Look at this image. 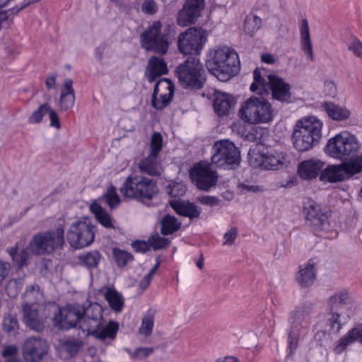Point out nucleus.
<instances>
[{
	"label": "nucleus",
	"instance_id": "22",
	"mask_svg": "<svg viewBox=\"0 0 362 362\" xmlns=\"http://www.w3.org/2000/svg\"><path fill=\"white\" fill-rule=\"evenodd\" d=\"M303 318V312L300 310L294 311L291 317V321L293 324L288 337V348L291 353L297 349L300 341L303 339L308 332L307 327L300 325Z\"/></svg>",
	"mask_w": 362,
	"mask_h": 362
},
{
	"label": "nucleus",
	"instance_id": "45",
	"mask_svg": "<svg viewBox=\"0 0 362 362\" xmlns=\"http://www.w3.org/2000/svg\"><path fill=\"white\" fill-rule=\"evenodd\" d=\"M159 266V263L157 262L156 264L152 267L148 272L144 273L143 276L138 280L139 288L141 291L146 290L149 286L153 276L156 272Z\"/></svg>",
	"mask_w": 362,
	"mask_h": 362
},
{
	"label": "nucleus",
	"instance_id": "51",
	"mask_svg": "<svg viewBox=\"0 0 362 362\" xmlns=\"http://www.w3.org/2000/svg\"><path fill=\"white\" fill-rule=\"evenodd\" d=\"M150 246L154 250H159L165 247L170 243L168 238L160 236L158 234H155L151 236L148 239Z\"/></svg>",
	"mask_w": 362,
	"mask_h": 362
},
{
	"label": "nucleus",
	"instance_id": "1",
	"mask_svg": "<svg viewBox=\"0 0 362 362\" xmlns=\"http://www.w3.org/2000/svg\"><path fill=\"white\" fill-rule=\"evenodd\" d=\"M329 311L325 319L313 327L314 338L322 345L332 334H338L349 323L356 310L355 299L346 289L333 293L327 300Z\"/></svg>",
	"mask_w": 362,
	"mask_h": 362
},
{
	"label": "nucleus",
	"instance_id": "61",
	"mask_svg": "<svg viewBox=\"0 0 362 362\" xmlns=\"http://www.w3.org/2000/svg\"><path fill=\"white\" fill-rule=\"evenodd\" d=\"M199 201L201 204L213 206L218 204V200L217 198L211 196H205L200 197Z\"/></svg>",
	"mask_w": 362,
	"mask_h": 362
},
{
	"label": "nucleus",
	"instance_id": "43",
	"mask_svg": "<svg viewBox=\"0 0 362 362\" xmlns=\"http://www.w3.org/2000/svg\"><path fill=\"white\" fill-rule=\"evenodd\" d=\"M49 110V105L47 103L40 105L36 110L33 111L28 117L30 124H38L42 122L44 116Z\"/></svg>",
	"mask_w": 362,
	"mask_h": 362
},
{
	"label": "nucleus",
	"instance_id": "11",
	"mask_svg": "<svg viewBox=\"0 0 362 362\" xmlns=\"http://www.w3.org/2000/svg\"><path fill=\"white\" fill-rule=\"evenodd\" d=\"M248 154L250 164L263 170H281L288 168L291 163V158L286 153L276 149L259 152L250 150Z\"/></svg>",
	"mask_w": 362,
	"mask_h": 362
},
{
	"label": "nucleus",
	"instance_id": "15",
	"mask_svg": "<svg viewBox=\"0 0 362 362\" xmlns=\"http://www.w3.org/2000/svg\"><path fill=\"white\" fill-rule=\"evenodd\" d=\"M209 33L204 28L192 27L180 34L179 51L184 55H199L208 41Z\"/></svg>",
	"mask_w": 362,
	"mask_h": 362
},
{
	"label": "nucleus",
	"instance_id": "59",
	"mask_svg": "<svg viewBox=\"0 0 362 362\" xmlns=\"http://www.w3.org/2000/svg\"><path fill=\"white\" fill-rule=\"evenodd\" d=\"M57 74L55 73L49 74L45 79V86L48 90L55 89L57 87Z\"/></svg>",
	"mask_w": 362,
	"mask_h": 362
},
{
	"label": "nucleus",
	"instance_id": "39",
	"mask_svg": "<svg viewBox=\"0 0 362 362\" xmlns=\"http://www.w3.org/2000/svg\"><path fill=\"white\" fill-rule=\"evenodd\" d=\"M160 224V232L164 235L174 233L181 226V222L177 218L170 215L165 216L162 218Z\"/></svg>",
	"mask_w": 362,
	"mask_h": 362
},
{
	"label": "nucleus",
	"instance_id": "8",
	"mask_svg": "<svg viewBox=\"0 0 362 362\" xmlns=\"http://www.w3.org/2000/svg\"><path fill=\"white\" fill-rule=\"evenodd\" d=\"M341 161L325 165L320 175V181L323 183L337 184L362 173V155Z\"/></svg>",
	"mask_w": 362,
	"mask_h": 362
},
{
	"label": "nucleus",
	"instance_id": "53",
	"mask_svg": "<svg viewBox=\"0 0 362 362\" xmlns=\"http://www.w3.org/2000/svg\"><path fill=\"white\" fill-rule=\"evenodd\" d=\"M238 236V229L236 228H230L223 235V245L231 246L234 244Z\"/></svg>",
	"mask_w": 362,
	"mask_h": 362
},
{
	"label": "nucleus",
	"instance_id": "21",
	"mask_svg": "<svg viewBox=\"0 0 362 362\" xmlns=\"http://www.w3.org/2000/svg\"><path fill=\"white\" fill-rule=\"evenodd\" d=\"M204 7L205 0H187L178 13V25L185 27L194 23L201 16Z\"/></svg>",
	"mask_w": 362,
	"mask_h": 362
},
{
	"label": "nucleus",
	"instance_id": "48",
	"mask_svg": "<svg viewBox=\"0 0 362 362\" xmlns=\"http://www.w3.org/2000/svg\"><path fill=\"white\" fill-rule=\"evenodd\" d=\"M163 147V138L160 133L154 132L151 137L150 154L158 156Z\"/></svg>",
	"mask_w": 362,
	"mask_h": 362
},
{
	"label": "nucleus",
	"instance_id": "34",
	"mask_svg": "<svg viewBox=\"0 0 362 362\" xmlns=\"http://www.w3.org/2000/svg\"><path fill=\"white\" fill-rule=\"evenodd\" d=\"M168 71V66L165 61L161 58L153 57L149 59L146 71V77L151 82L157 77L167 74Z\"/></svg>",
	"mask_w": 362,
	"mask_h": 362
},
{
	"label": "nucleus",
	"instance_id": "9",
	"mask_svg": "<svg viewBox=\"0 0 362 362\" xmlns=\"http://www.w3.org/2000/svg\"><path fill=\"white\" fill-rule=\"evenodd\" d=\"M124 197L139 201L152 199L158 192L156 182L141 175L129 176L120 189Z\"/></svg>",
	"mask_w": 362,
	"mask_h": 362
},
{
	"label": "nucleus",
	"instance_id": "52",
	"mask_svg": "<svg viewBox=\"0 0 362 362\" xmlns=\"http://www.w3.org/2000/svg\"><path fill=\"white\" fill-rule=\"evenodd\" d=\"M18 328V323L16 317L8 314L6 315L3 321V329L6 332H15Z\"/></svg>",
	"mask_w": 362,
	"mask_h": 362
},
{
	"label": "nucleus",
	"instance_id": "18",
	"mask_svg": "<svg viewBox=\"0 0 362 362\" xmlns=\"http://www.w3.org/2000/svg\"><path fill=\"white\" fill-rule=\"evenodd\" d=\"M160 21L153 22L146 32L141 36L142 47L147 50L165 54L168 49L169 42L165 35L160 33Z\"/></svg>",
	"mask_w": 362,
	"mask_h": 362
},
{
	"label": "nucleus",
	"instance_id": "6",
	"mask_svg": "<svg viewBox=\"0 0 362 362\" xmlns=\"http://www.w3.org/2000/svg\"><path fill=\"white\" fill-rule=\"evenodd\" d=\"M102 312L101 305L97 303L84 308L83 322L81 325V329L86 336H93L100 340L114 339L119 325L116 322L110 321L106 325H103Z\"/></svg>",
	"mask_w": 362,
	"mask_h": 362
},
{
	"label": "nucleus",
	"instance_id": "56",
	"mask_svg": "<svg viewBox=\"0 0 362 362\" xmlns=\"http://www.w3.org/2000/svg\"><path fill=\"white\" fill-rule=\"evenodd\" d=\"M141 11L147 14H153L157 11V6L153 0H145L141 6Z\"/></svg>",
	"mask_w": 362,
	"mask_h": 362
},
{
	"label": "nucleus",
	"instance_id": "20",
	"mask_svg": "<svg viewBox=\"0 0 362 362\" xmlns=\"http://www.w3.org/2000/svg\"><path fill=\"white\" fill-rule=\"evenodd\" d=\"M356 343L362 346V322L354 325L337 339L332 345V351L335 355H341Z\"/></svg>",
	"mask_w": 362,
	"mask_h": 362
},
{
	"label": "nucleus",
	"instance_id": "24",
	"mask_svg": "<svg viewBox=\"0 0 362 362\" xmlns=\"http://www.w3.org/2000/svg\"><path fill=\"white\" fill-rule=\"evenodd\" d=\"M320 107L327 118L333 122H345L352 117L351 110L344 105L325 100L321 103Z\"/></svg>",
	"mask_w": 362,
	"mask_h": 362
},
{
	"label": "nucleus",
	"instance_id": "63",
	"mask_svg": "<svg viewBox=\"0 0 362 362\" xmlns=\"http://www.w3.org/2000/svg\"><path fill=\"white\" fill-rule=\"evenodd\" d=\"M261 60L267 64H274L277 62V58L269 53H263L261 55Z\"/></svg>",
	"mask_w": 362,
	"mask_h": 362
},
{
	"label": "nucleus",
	"instance_id": "47",
	"mask_svg": "<svg viewBox=\"0 0 362 362\" xmlns=\"http://www.w3.org/2000/svg\"><path fill=\"white\" fill-rule=\"evenodd\" d=\"M154 321L151 315L148 314L144 317L141 322V325L139 327V333L144 337L149 336L153 328Z\"/></svg>",
	"mask_w": 362,
	"mask_h": 362
},
{
	"label": "nucleus",
	"instance_id": "42",
	"mask_svg": "<svg viewBox=\"0 0 362 362\" xmlns=\"http://www.w3.org/2000/svg\"><path fill=\"white\" fill-rule=\"evenodd\" d=\"M168 193L171 197V199H178L182 197L186 192V186L182 182L172 181L167 187Z\"/></svg>",
	"mask_w": 362,
	"mask_h": 362
},
{
	"label": "nucleus",
	"instance_id": "13",
	"mask_svg": "<svg viewBox=\"0 0 362 362\" xmlns=\"http://www.w3.org/2000/svg\"><path fill=\"white\" fill-rule=\"evenodd\" d=\"M95 226L88 217H82L74 221L67 231L66 239L75 249L89 246L95 239Z\"/></svg>",
	"mask_w": 362,
	"mask_h": 362
},
{
	"label": "nucleus",
	"instance_id": "44",
	"mask_svg": "<svg viewBox=\"0 0 362 362\" xmlns=\"http://www.w3.org/2000/svg\"><path fill=\"white\" fill-rule=\"evenodd\" d=\"M347 49L356 58L362 60V41L351 37L347 42Z\"/></svg>",
	"mask_w": 362,
	"mask_h": 362
},
{
	"label": "nucleus",
	"instance_id": "2",
	"mask_svg": "<svg viewBox=\"0 0 362 362\" xmlns=\"http://www.w3.org/2000/svg\"><path fill=\"white\" fill-rule=\"evenodd\" d=\"M205 64L209 72L223 82L235 76L240 70L238 54L228 45H216L209 49Z\"/></svg>",
	"mask_w": 362,
	"mask_h": 362
},
{
	"label": "nucleus",
	"instance_id": "49",
	"mask_svg": "<svg viewBox=\"0 0 362 362\" xmlns=\"http://www.w3.org/2000/svg\"><path fill=\"white\" fill-rule=\"evenodd\" d=\"M113 257L116 263L119 267H123L132 259V255L124 250L118 248L113 249Z\"/></svg>",
	"mask_w": 362,
	"mask_h": 362
},
{
	"label": "nucleus",
	"instance_id": "31",
	"mask_svg": "<svg viewBox=\"0 0 362 362\" xmlns=\"http://www.w3.org/2000/svg\"><path fill=\"white\" fill-rule=\"evenodd\" d=\"M270 76L267 74L264 69H256L253 72V82L250 87V91L260 95L266 94L270 88L268 79Z\"/></svg>",
	"mask_w": 362,
	"mask_h": 362
},
{
	"label": "nucleus",
	"instance_id": "27",
	"mask_svg": "<svg viewBox=\"0 0 362 362\" xmlns=\"http://www.w3.org/2000/svg\"><path fill=\"white\" fill-rule=\"evenodd\" d=\"M268 79L274 99L286 103L294 100L288 83L276 75H271Z\"/></svg>",
	"mask_w": 362,
	"mask_h": 362
},
{
	"label": "nucleus",
	"instance_id": "3",
	"mask_svg": "<svg viewBox=\"0 0 362 362\" xmlns=\"http://www.w3.org/2000/svg\"><path fill=\"white\" fill-rule=\"evenodd\" d=\"M64 231L62 228H57L46 232L39 233L35 235L30 243V247L25 249L20 248L18 245L9 250V255L13 262L18 267H23L30 253L37 255L49 254L61 248L64 243Z\"/></svg>",
	"mask_w": 362,
	"mask_h": 362
},
{
	"label": "nucleus",
	"instance_id": "38",
	"mask_svg": "<svg viewBox=\"0 0 362 362\" xmlns=\"http://www.w3.org/2000/svg\"><path fill=\"white\" fill-rule=\"evenodd\" d=\"M105 298L109 306L116 313H120L124 306V298L114 288H107L105 292Z\"/></svg>",
	"mask_w": 362,
	"mask_h": 362
},
{
	"label": "nucleus",
	"instance_id": "14",
	"mask_svg": "<svg viewBox=\"0 0 362 362\" xmlns=\"http://www.w3.org/2000/svg\"><path fill=\"white\" fill-rule=\"evenodd\" d=\"M240 161V152L233 142L228 139L217 141L211 150V162L217 167L233 169Z\"/></svg>",
	"mask_w": 362,
	"mask_h": 362
},
{
	"label": "nucleus",
	"instance_id": "55",
	"mask_svg": "<svg viewBox=\"0 0 362 362\" xmlns=\"http://www.w3.org/2000/svg\"><path fill=\"white\" fill-rule=\"evenodd\" d=\"M324 93L329 98H335L337 94V88L336 84L331 81H327L324 83Z\"/></svg>",
	"mask_w": 362,
	"mask_h": 362
},
{
	"label": "nucleus",
	"instance_id": "37",
	"mask_svg": "<svg viewBox=\"0 0 362 362\" xmlns=\"http://www.w3.org/2000/svg\"><path fill=\"white\" fill-rule=\"evenodd\" d=\"M82 342L76 339H66L60 341L58 351L63 358L75 355L81 348Z\"/></svg>",
	"mask_w": 362,
	"mask_h": 362
},
{
	"label": "nucleus",
	"instance_id": "40",
	"mask_svg": "<svg viewBox=\"0 0 362 362\" xmlns=\"http://www.w3.org/2000/svg\"><path fill=\"white\" fill-rule=\"evenodd\" d=\"M78 259L81 264L91 269L98 267L101 259V255L97 250H91L79 255Z\"/></svg>",
	"mask_w": 362,
	"mask_h": 362
},
{
	"label": "nucleus",
	"instance_id": "46",
	"mask_svg": "<svg viewBox=\"0 0 362 362\" xmlns=\"http://www.w3.org/2000/svg\"><path fill=\"white\" fill-rule=\"evenodd\" d=\"M105 202L111 209L117 207L120 203V199L117 193L116 189L112 186L109 187L104 194Z\"/></svg>",
	"mask_w": 362,
	"mask_h": 362
},
{
	"label": "nucleus",
	"instance_id": "26",
	"mask_svg": "<svg viewBox=\"0 0 362 362\" xmlns=\"http://www.w3.org/2000/svg\"><path fill=\"white\" fill-rule=\"evenodd\" d=\"M47 351L45 341L40 338H29L23 344L22 348L25 359L32 362L40 361Z\"/></svg>",
	"mask_w": 362,
	"mask_h": 362
},
{
	"label": "nucleus",
	"instance_id": "58",
	"mask_svg": "<svg viewBox=\"0 0 362 362\" xmlns=\"http://www.w3.org/2000/svg\"><path fill=\"white\" fill-rule=\"evenodd\" d=\"M152 352H153L152 348L141 347V348L136 349L134 351V354H132V357L141 359V358H145V357L149 356L150 354H152Z\"/></svg>",
	"mask_w": 362,
	"mask_h": 362
},
{
	"label": "nucleus",
	"instance_id": "12",
	"mask_svg": "<svg viewBox=\"0 0 362 362\" xmlns=\"http://www.w3.org/2000/svg\"><path fill=\"white\" fill-rule=\"evenodd\" d=\"M175 74L179 83L184 88L200 89L203 86L204 69L197 58H189L180 64L176 68Z\"/></svg>",
	"mask_w": 362,
	"mask_h": 362
},
{
	"label": "nucleus",
	"instance_id": "41",
	"mask_svg": "<svg viewBox=\"0 0 362 362\" xmlns=\"http://www.w3.org/2000/svg\"><path fill=\"white\" fill-rule=\"evenodd\" d=\"M262 26V19L256 16H247L244 24V32L253 35Z\"/></svg>",
	"mask_w": 362,
	"mask_h": 362
},
{
	"label": "nucleus",
	"instance_id": "25",
	"mask_svg": "<svg viewBox=\"0 0 362 362\" xmlns=\"http://www.w3.org/2000/svg\"><path fill=\"white\" fill-rule=\"evenodd\" d=\"M317 262L313 259H308L299 266L295 280L301 288L311 287L317 279Z\"/></svg>",
	"mask_w": 362,
	"mask_h": 362
},
{
	"label": "nucleus",
	"instance_id": "30",
	"mask_svg": "<svg viewBox=\"0 0 362 362\" xmlns=\"http://www.w3.org/2000/svg\"><path fill=\"white\" fill-rule=\"evenodd\" d=\"M170 204L177 214L190 219L198 218L202 212L199 206L180 199H170Z\"/></svg>",
	"mask_w": 362,
	"mask_h": 362
},
{
	"label": "nucleus",
	"instance_id": "60",
	"mask_svg": "<svg viewBox=\"0 0 362 362\" xmlns=\"http://www.w3.org/2000/svg\"><path fill=\"white\" fill-rule=\"evenodd\" d=\"M47 113H49V117L50 119L49 125L57 129H59L61 125L57 113L54 110H52L50 107Z\"/></svg>",
	"mask_w": 362,
	"mask_h": 362
},
{
	"label": "nucleus",
	"instance_id": "64",
	"mask_svg": "<svg viewBox=\"0 0 362 362\" xmlns=\"http://www.w3.org/2000/svg\"><path fill=\"white\" fill-rule=\"evenodd\" d=\"M11 23V21L8 18L6 13L0 12V29L9 28Z\"/></svg>",
	"mask_w": 362,
	"mask_h": 362
},
{
	"label": "nucleus",
	"instance_id": "35",
	"mask_svg": "<svg viewBox=\"0 0 362 362\" xmlns=\"http://www.w3.org/2000/svg\"><path fill=\"white\" fill-rule=\"evenodd\" d=\"M138 166L141 172L149 175H160L163 172V167L158 160V156H152L150 153L148 156L141 160Z\"/></svg>",
	"mask_w": 362,
	"mask_h": 362
},
{
	"label": "nucleus",
	"instance_id": "62",
	"mask_svg": "<svg viewBox=\"0 0 362 362\" xmlns=\"http://www.w3.org/2000/svg\"><path fill=\"white\" fill-rule=\"evenodd\" d=\"M10 265L7 262H0V284L8 275Z\"/></svg>",
	"mask_w": 362,
	"mask_h": 362
},
{
	"label": "nucleus",
	"instance_id": "32",
	"mask_svg": "<svg viewBox=\"0 0 362 362\" xmlns=\"http://www.w3.org/2000/svg\"><path fill=\"white\" fill-rule=\"evenodd\" d=\"M300 45L301 49L306 57L310 61L313 60V46L310 33L308 22L306 19H303L300 25Z\"/></svg>",
	"mask_w": 362,
	"mask_h": 362
},
{
	"label": "nucleus",
	"instance_id": "36",
	"mask_svg": "<svg viewBox=\"0 0 362 362\" xmlns=\"http://www.w3.org/2000/svg\"><path fill=\"white\" fill-rule=\"evenodd\" d=\"M90 210L94 214L96 220L105 228L113 229L114 221L107 211L97 202L90 205Z\"/></svg>",
	"mask_w": 362,
	"mask_h": 362
},
{
	"label": "nucleus",
	"instance_id": "5",
	"mask_svg": "<svg viewBox=\"0 0 362 362\" xmlns=\"http://www.w3.org/2000/svg\"><path fill=\"white\" fill-rule=\"evenodd\" d=\"M362 144L358 136L344 129L329 137L323 147V153L335 160H346L362 155Z\"/></svg>",
	"mask_w": 362,
	"mask_h": 362
},
{
	"label": "nucleus",
	"instance_id": "19",
	"mask_svg": "<svg viewBox=\"0 0 362 362\" xmlns=\"http://www.w3.org/2000/svg\"><path fill=\"white\" fill-rule=\"evenodd\" d=\"M175 86L167 78L159 80L155 85L152 95L151 104L156 110H163L173 100Z\"/></svg>",
	"mask_w": 362,
	"mask_h": 362
},
{
	"label": "nucleus",
	"instance_id": "10",
	"mask_svg": "<svg viewBox=\"0 0 362 362\" xmlns=\"http://www.w3.org/2000/svg\"><path fill=\"white\" fill-rule=\"evenodd\" d=\"M303 213L305 218L319 230L328 233L333 231L337 226L332 211L313 199H308L304 202Z\"/></svg>",
	"mask_w": 362,
	"mask_h": 362
},
{
	"label": "nucleus",
	"instance_id": "16",
	"mask_svg": "<svg viewBox=\"0 0 362 362\" xmlns=\"http://www.w3.org/2000/svg\"><path fill=\"white\" fill-rule=\"evenodd\" d=\"M45 310L55 314L53 322L61 329H70L77 325L81 329V325L83 322L84 308L78 305H69L59 308L55 304H50Z\"/></svg>",
	"mask_w": 362,
	"mask_h": 362
},
{
	"label": "nucleus",
	"instance_id": "33",
	"mask_svg": "<svg viewBox=\"0 0 362 362\" xmlns=\"http://www.w3.org/2000/svg\"><path fill=\"white\" fill-rule=\"evenodd\" d=\"M75 102V95L73 88V81L66 78L62 84L60 91L59 107L62 110L72 107Z\"/></svg>",
	"mask_w": 362,
	"mask_h": 362
},
{
	"label": "nucleus",
	"instance_id": "28",
	"mask_svg": "<svg viewBox=\"0 0 362 362\" xmlns=\"http://www.w3.org/2000/svg\"><path fill=\"white\" fill-rule=\"evenodd\" d=\"M212 100L214 112L218 117L229 115L236 104V99L233 95L220 90L214 92Z\"/></svg>",
	"mask_w": 362,
	"mask_h": 362
},
{
	"label": "nucleus",
	"instance_id": "29",
	"mask_svg": "<svg viewBox=\"0 0 362 362\" xmlns=\"http://www.w3.org/2000/svg\"><path fill=\"white\" fill-rule=\"evenodd\" d=\"M40 305L36 303L25 304L23 306V320L31 329L40 331L44 327L45 317L42 313H39Z\"/></svg>",
	"mask_w": 362,
	"mask_h": 362
},
{
	"label": "nucleus",
	"instance_id": "7",
	"mask_svg": "<svg viewBox=\"0 0 362 362\" xmlns=\"http://www.w3.org/2000/svg\"><path fill=\"white\" fill-rule=\"evenodd\" d=\"M275 115L271 103L262 96H250L240 103L238 116L244 123L249 124H268Z\"/></svg>",
	"mask_w": 362,
	"mask_h": 362
},
{
	"label": "nucleus",
	"instance_id": "50",
	"mask_svg": "<svg viewBox=\"0 0 362 362\" xmlns=\"http://www.w3.org/2000/svg\"><path fill=\"white\" fill-rule=\"evenodd\" d=\"M18 352V348L16 345H7L4 347L2 356L6 358V362H22L16 358Z\"/></svg>",
	"mask_w": 362,
	"mask_h": 362
},
{
	"label": "nucleus",
	"instance_id": "57",
	"mask_svg": "<svg viewBox=\"0 0 362 362\" xmlns=\"http://www.w3.org/2000/svg\"><path fill=\"white\" fill-rule=\"evenodd\" d=\"M132 246L133 249L138 252H145L150 248L149 242L144 240H136L132 243Z\"/></svg>",
	"mask_w": 362,
	"mask_h": 362
},
{
	"label": "nucleus",
	"instance_id": "17",
	"mask_svg": "<svg viewBox=\"0 0 362 362\" xmlns=\"http://www.w3.org/2000/svg\"><path fill=\"white\" fill-rule=\"evenodd\" d=\"M189 177L199 189L208 191L216 185L218 175L207 161H200L190 168Z\"/></svg>",
	"mask_w": 362,
	"mask_h": 362
},
{
	"label": "nucleus",
	"instance_id": "23",
	"mask_svg": "<svg viewBox=\"0 0 362 362\" xmlns=\"http://www.w3.org/2000/svg\"><path fill=\"white\" fill-rule=\"evenodd\" d=\"M325 162L318 158H311L300 162L297 167V175L303 180L312 181L320 178Z\"/></svg>",
	"mask_w": 362,
	"mask_h": 362
},
{
	"label": "nucleus",
	"instance_id": "54",
	"mask_svg": "<svg viewBox=\"0 0 362 362\" xmlns=\"http://www.w3.org/2000/svg\"><path fill=\"white\" fill-rule=\"evenodd\" d=\"M21 289V283L17 280H11L8 283L6 287V291L8 294L11 298L16 296L18 292Z\"/></svg>",
	"mask_w": 362,
	"mask_h": 362
},
{
	"label": "nucleus",
	"instance_id": "4",
	"mask_svg": "<svg viewBox=\"0 0 362 362\" xmlns=\"http://www.w3.org/2000/svg\"><path fill=\"white\" fill-rule=\"evenodd\" d=\"M323 127V121L316 115H306L297 119L291 136L293 148L299 152L313 149L322 138Z\"/></svg>",
	"mask_w": 362,
	"mask_h": 362
}]
</instances>
